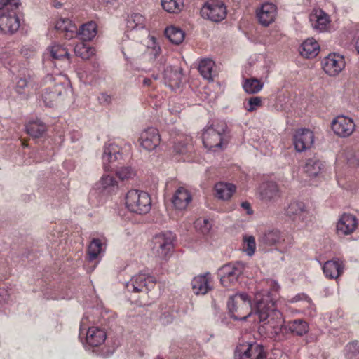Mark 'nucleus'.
I'll return each mask as SVG.
<instances>
[{
	"mask_svg": "<svg viewBox=\"0 0 359 359\" xmlns=\"http://www.w3.org/2000/svg\"><path fill=\"white\" fill-rule=\"evenodd\" d=\"M156 284V279L154 276L146 273H139L132 276L130 280L126 283L125 287L131 292H148Z\"/></svg>",
	"mask_w": 359,
	"mask_h": 359,
	"instance_id": "obj_10",
	"label": "nucleus"
},
{
	"mask_svg": "<svg viewBox=\"0 0 359 359\" xmlns=\"http://www.w3.org/2000/svg\"><path fill=\"white\" fill-rule=\"evenodd\" d=\"M323 163L316 158H309L305 165V172L310 177L318 176L323 168Z\"/></svg>",
	"mask_w": 359,
	"mask_h": 359,
	"instance_id": "obj_39",
	"label": "nucleus"
},
{
	"mask_svg": "<svg viewBox=\"0 0 359 359\" xmlns=\"http://www.w3.org/2000/svg\"><path fill=\"white\" fill-rule=\"evenodd\" d=\"M358 224V220L355 215L344 213L337 223V232L341 236L350 235L356 229Z\"/></svg>",
	"mask_w": 359,
	"mask_h": 359,
	"instance_id": "obj_18",
	"label": "nucleus"
},
{
	"mask_svg": "<svg viewBox=\"0 0 359 359\" xmlns=\"http://www.w3.org/2000/svg\"><path fill=\"white\" fill-rule=\"evenodd\" d=\"M99 100L100 102H105L107 103H109L111 102V97L106 93H102L99 96Z\"/></svg>",
	"mask_w": 359,
	"mask_h": 359,
	"instance_id": "obj_58",
	"label": "nucleus"
},
{
	"mask_svg": "<svg viewBox=\"0 0 359 359\" xmlns=\"http://www.w3.org/2000/svg\"><path fill=\"white\" fill-rule=\"evenodd\" d=\"M256 250L255 238L252 236H245L243 239V250L248 256H252Z\"/></svg>",
	"mask_w": 359,
	"mask_h": 359,
	"instance_id": "obj_44",
	"label": "nucleus"
},
{
	"mask_svg": "<svg viewBox=\"0 0 359 359\" xmlns=\"http://www.w3.org/2000/svg\"><path fill=\"white\" fill-rule=\"evenodd\" d=\"M345 65L344 56L335 53H330L321 61L323 69L330 76L338 75L344 69Z\"/></svg>",
	"mask_w": 359,
	"mask_h": 359,
	"instance_id": "obj_14",
	"label": "nucleus"
},
{
	"mask_svg": "<svg viewBox=\"0 0 359 359\" xmlns=\"http://www.w3.org/2000/svg\"><path fill=\"white\" fill-rule=\"evenodd\" d=\"M76 34L83 41L92 40L97 34V25L95 22H88L81 26Z\"/></svg>",
	"mask_w": 359,
	"mask_h": 359,
	"instance_id": "obj_30",
	"label": "nucleus"
},
{
	"mask_svg": "<svg viewBox=\"0 0 359 359\" xmlns=\"http://www.w3.org/2000/svg\"><path fill=\"white\" fill-rule=\"evenodd\" d=\"M104 243L100 238H93L88 248V260L93 262L104 252Z\"/></svg>",
	"mask_w": 359,
	"mask_h": 359,
	"instance_id": "obj_34",
	"label": "nucleus"
},
{
	"mask_svg": "<svg viewBox=\"0 0 359 359\" xmlns=\"http://www.w3.org/2000/svg\"><path fill=\"white\" fill-rule=\"evenodd\" d=\"M159 320L163 325H168L172 322L173 317L169 312L165 311L162 313Z\"/></svg>",
	"mask_w": 359,
	"mask_h": 359,
	"instance_id": "obj_55",
	"label": "nucleus"
},
{
	"mask_svg": "<svg viewBox=\"0 0 359 359\" xmlns=\"http://www.w3.org/2000/svg\"><path fill=\"white\" fill-rule=\"evenodd\" d=\"M234 359H273L263 346L257 342L244 341L238 344L234 351Z\"/></svg>",
	"mask_w": 359,
	"mask_h": 359,
	"instance_id": "obj_8",
	"label": "nucleus"
},
{
	"mask_svg": "<svg viewBox=\"0 0 359 359\" xmlns=\"http://www.w3.org/2000/svg\"><path fill=\"white\" fill-rule=\"evenodd\" d=\"M355 125L353 121L344 116L336 117L332 122L333 132L341 137L350 136L355 130Z\"/></svg>",
	"mask_w": 359,
	"mask_h": 359,
	"instance_id": "obj_16",
	"label": "nucleus"
},
{
	"mask_svg": "<svg viewBox=\"0 0 359 359\" xmlns=\"http://www.w3.org/2000/svg\"><path fill=\"white\" fill-rule=\"evenodd\" d=\"M55 28L58 31L65 32V37L67 39L72 38L76 30V27L72 24L71 20L68 18H61L57 20Z\"/></svg>",
	"mask_w": 359,
	"mask_h": 359,
	"instance_id": "obj_36",
	"label": "nucleus"
},
{
	"mask_svg": "<svg viewBox=\"0 0 359 359\" xmlns=\"http://www.w3.org/2000/svg\"><path fill=\"white\" fill-rule=\"evenodd\" d=\"M8 299V291L4 288H0V305L7 304Z\"/></svg>",
	"mask_w": 359,
	"mask_h": 359,
	"instance_id": "obj_56",
	"label": "nucleus"
},
{
	"mask_svg": "<svg viewBox=\"0 0 359 359\" xmlns=\"http://www.w3.org/2000/svg\"><path fill=\"white\" fill-rule=\"evenodd\" d=\"M146 20L145 18L140 13H133L126 21V27L129 30H138L142 29L145 27Z\"/></svg>",
	"mask_w": 359,
	"mask_h": 359,
	"instance_id": "obj_38",
	"label": "nucleus"
},
{
	"mask_svg": "<svg viewBox=\"0 0 359 359\" xmlns=\"http://www.w3.org/2000/svg\"><path fill=\"white\" fill-rule=\"evenodd\" d=\"M165 35L169 41L176 45L181 43L184 39V32L175 26L168 27L165 30Z\"/></svg>",
	"mask_w": 359,
	"mask_h": 359,
	"instance_id": "obj_37",
	"label": "nucleus"
},
{
	"mask_svg": "<svg viewBox=\"0 0 359 359\" xmlns=\"http://www.w3.org/2000/svg\"><path fill=\"white\" fill-rule=\"evenodd\" d=\"M182 69L172 66L163 69V79L165 83L171 88L178 87L182 82Z\"/></svg>",
	"mask_w": 359,
	"mask_h": 359,
	"instance_id": "obj_25",
	"label": "nucleus"
},
{
	"mask_svg": "<svg viewBox=\"0 0 359 359\" xmlns=\"http://www.w3.org/2000/svg\"><path fill=\"white\" fill-rule=\"evenodd\" d=\"M286 235L276 229L266 231L259 237V242L268 246L279 245L285 242Z\"/></svg>",
	"mask_w": 359,
	"mask_h": 359,
	"instance_id": "obj_22",
	"label": "nucleus"
},
{
	"mask_svg": "<svg viewBox=\"0 0 359 359\" xmlns=\"http://www.w3.org/2000/svg\"><path fill=\"white\" fill-rule=\"evenodd\" d=\"M192 197L189 191L184 187H180L172 197V203L175 209L184 210L191 201Z\"/></svg>",
	"mask_w": 359,
	"mask_h": 359,
	"instance_id": "obj_21",
	"label": "nucleus"
},
{
	"mask_svg": "<svg viewBox=\"0 0 359 359\" xmlns=\"http://www.w3.org/2000/svg\"><path fill=\"white\" fill-rule=\"evenodd\" d=\"M341 175H342L340 173V172L339 170H337V179L339 184H340L339 178L341 177Z\"/></svg>",
	"mask_w": 359,
	"mask_h": 359,
	"instance_id": "obj_64",
	"label": "nucleus"
},
{
	"mask_svg": "<svg viewBox=\"0 0 359 359\" xmlns=\"http://www.w3.org/2000/svg\"><path fill=\"white\" fill-rule=\"evenodd\" d=\"M161 136L156 128L150 127L144 130L140 135L139 142L145 150H154L160 144Z\"/></svg>",
	"mask_w": 359,
	"mask_h": 359,
	"instance_id": "obj_15",
	"label": "nucleus"
},
{
	"mask_svg": "<svg viewBox=\"0 0 359 359\" xmlns=\"http://www.w3.org/2000/svg\"><path fill=\"white\" fill-rule=\"evenodd\" d=\"M262 198L266 201L274 200L280 196L278 185L274 182H266L261 187Z\"/></svg>",
	"mask_w": 359,
	"mask_h": 359,
	"instance_id": "obj_33",
	"label": "nucleus"
},
{
	"mask_svg": "<svg viewBox=\"0 0 359 359\" xmlns=\"http://www.w3.org/2000/svg\"><path fill=\"white\" fill-rule=\"evenodd\" d=\"M184 0H161L163 8L170 13H179L184 8Z\"/></svg>",
	"mask_w": 359,
	"mask_h": 359,
	"instance_id": "obj_42",
	"label": "nucleus"
},
{
	"mask_svg": "<svg viewBox=\"0 0 359 359\" xmlns=\"http://www.w3.org/2000/svg\"><path fill=\"white\" fill-rule=\"evenodd\" d=\"M161 53V48L159 43L156 41V39L154 36H151L149 39V45L147 47V53L154 60L160 56Z\"/></svg>",
	"mask_w": 359,
	"mask_h": 359,
	"instance_id": "obj_45",
	"label": "nucleus"
},
{
	"mask_svg": "<svg viewBox=\"0 0 359 359\" xmlns=\"http://www.w3.org/2000/svg\"><path fill=\"white\" fill-rule=\"evenodd\" d=\"M227 307L234 320H246L250 316H256L260 323H264L262 327L271 337L278 335L285 323L283 313L277 309L276 300L268 290L257 292L253 305L247 293H237L229 297Z\"/></svg>",
	"mask_w": 359,
	"mask_h": 359,
	"instance_id": "obj_1",
	"label": "nucleus"
},
{
	"mask_svg": "<svg viewBox=\"0 0 359 359\" xmlns=\"http://www.w3.org/2000/svg\"><path fill=\"white\" fill-rule=\"evenodd\" d=\"M245 270V264L241 262H231L222 266L219 270L222 285L225 287L234 285Z\"/></svg>",
	"mask_w": 359,
	"mask_h": 359,
	"instance_id": "obj_9",
	"label": "nucleus"
},
{
	"mask_svg": "<svg viewBox=\"0 0 359 359\" xmlns=\"http://www.w3.org/2000/svg\"><path fill=\"white\" fill-rule=\"evenodd\" d=\"M345 356L346 359H359V341H353L346 345Z\"/></svg>",
	"mask_w": 359,
	"mask_h": 359,
	"instance_id": "obj_46",
	"label": "nucleus"
},
{
	"mask_svg": "<svg viewBox=\"0 0 359 359\" xmlns=\"http://www.w3.org/2000/svg\"><path fill=\"white\" fill-rule=\"evenodd\" d=\"M343 270L344 263L339 259L328 260L323 266L324 274L330 279L338 278L343 273Z\"/></svg>",
	"mask_w": 359,
	"mask_h": 359,
	"instance_id": "obj_24",
	"label": "nucleus"
},
{
	"mask_svg": "<svg viewBox=\"0 0 359 359\" xmlns=\"http://www.w3.org/2000/svg\"><path fill=\"white\" fill-rule=\"evenodd\" d=\"M125 200L126 206L131 212L145 215L151 210V198L146 191L131 189L127 192Z\"/></svg>",
	"mask_w": 359,
	"mask_h": 359,
	"instance_id": "obj_4",
	"label": "nucleus"
},
{
	"mask_svg": "<svg viewBox=\"0 0 359 359\" xmlns=\"http://www.w3.org/2000/svg\"><path fill=\"white\" fill-rule=\"evenodd\" d=\"M262 99L259 97H252L250 98L245 108L248 111H253L261 106Z\"/></svg>",
	"mask_w": 359,
	"mask_h": 359,
	"instance_id": "obj_49",
	"label": "nucleus"
},
{
	"mask_svg": "<svg viewBox=\"0 0 359 359\" xmlns=\"http://www.w3.org/2000/svg\"><path fill=\"white\" fill-rule=\"evenodd\" d=\"M293 142L298 152L304 151L310 149L314 142L313 133L309 129H299L294 135Z\"/></svg>",
	"mask_w": 359,
	"mask_h": 359,
	"instance_id": "obj_17",
	"label": "nucleus"
},
{
	"mask_svg": "<svg viewBox=\"0 0 359 359\" xmlns=\"http://www.w3.org/2000/svg\"><path fill=\"white\" fill-rule=\"evenodd\" d=\"M264 86V83L255 78L245 79L243 87L244 90L249 94H255L259 92Z\"/></svg>",
	"mask_w": 359,
	"mask_h": 359,
	"instance_id": "obj_41",
	"label": "nucleus"
},
{
	"mask_svg": "<svg viewBox=\"0 0 359 359\" xmlns=\"http://www.w3.org/2000/svg\"><path fill=\"white\" fill-rule=\"evenodd\" d=\"M0 62L6 67L12 66V63L13 62V55L10 53H7L6 51L1 50L0 52Z\"/></svg>",
	"mask_w": 359,
	"mask_h": 359,
	"instance_id": "obj_51",
	"label": "nucleus"
},
{
	"mask_svg": "<svg viewBox=\"0 0 359 359\" xmlns=\"http://www.w3.org/2000/svg\"><path fill=\"white\" fill-rule=\"evenodd\" d=\"M66 77L62 74L61 71L58 72L54 71L51 74H48L43 79V84H50V86L45 88L41 97L44 104L46 107H52L55 103L60 101L64 96L66 89L63 84Z\"/></svg>",
	"mask_w": 359,
	"mask_h": 359,
	"instance_id": "obj_2",
	"label": "nucleus"
},
{
	"mask_svg": "<svg viewBox=\"0 0 359 359\" xmlns=\"http://www.w3.org/2000/svg\"><path fill=\"white\" fill-rule=\"evenodd\" d=\"M188 141L187 137H180L174 143V151L180 154H186L189 151Z\"/></svg>",
	"mask_w": 359,
	"mask_h": 359,
	"instance_id": "obj_47",
	"label": "nucleus"
},
{
	"mask_svg": "<svg viewBox=\"0 0 359 359\" xmlns=\"http://www.w3.org/2000/svg\"><path fill=\"white\" fill-rule=\"evenodd\" d=\"M201 75L208 81H212L215 75V62L210 59H202L198 64Z\"/></svg>",
	"mask_w": 359,
	"mask_h": 359,
	"instance_id": "obj_31",
	"label": "nucleus"
},
{
	"mask_svg": "<svg viewBox=\"0 0 359 359\" xmlns=\"http://www.w3.org/2000/svg\"><path fill=\"white\" fill-rule=\"evenodd\" d=\"M38 88L35 78L27 73L17 78L15 90L19 95H27L31 90H36Z\"/></svg>",
	"mask_w": 359,
	"mask_h": 359,
	"instance_id": "obj_19",
	"label": "nucleus"
},
{
	"mask_svg": "<svg viewBox=\"0 0 359 359\" xmlns=\"http://www.w3.org/2000/svg\"><path fill=\"white\" fill-rule=\"evenodd\" d=\"M355 47L357 52L359 53V37L355 41Z\"/></svg>",
	"mask_w": 359,
	"mask_h": 359,
	"instance_id": "obj_63",
	"label": "nucleus"
},
{
	"mask_svg": "<svg viewBox=\"0 0 359 359\" xmlns=\"http://www.w3.org/2000/svg\"><path fill=\"white\" fill-rule=\"evenodd\" d=\"M241 207L246 211V213L248 215H251L253 214V210L251 208V205L249 202L248 201H243L241 203Z\"/></svg>",
	"mask_w": 359,
	"mask_h": 359,
	"instance_id": "obj_57",
	"label": "nucleus"
},
{
	"mask_svg": "<svg viewBox=\"0 0 359 359\" xmlns=\"http://www.w3.org/2000/svg\"><path fill=\"white\" fill-rule=\"evenodd\" d=\"M310 20L313 28L320 32L325 31L330 22L328 15L321 9L316 10L311 14Z\"/></svg>",
	"mask_w": 359,
	"mask_h": 359,
	"instance_id": "obj_26",
	"label": "nucleus"
},
{
	"mask_svg": "<svg viewBox=\"0 0 359 359\" xmlns=\"http://www.w3.org/2000/svg\"><path fill=\"white\" fill-rule=\"evenodd\" d=\"M216 196L222 200L229 199L236 191V187L230 183L219 182L215 186Z\"/></svg>",
	"mask_w": 359,
	"mask_h": 359,
	"instance_id": "obj_35",
	"label": "nucleus"
},
{
	"mask_svg": "<svg viewBox=\"0 0 359 359\" xmlns=\"http://www.w3.org/2000/svg\"><path fill=\"white\" fill-rule=\"evenodd\" d=\"M309 297L305 293H299L288 300L290 303H296L298 302H303L304 304L308 301Z\"/></svg>",
	"mask_w": 359,
	"mask_h": 359,
	"instance_id": "obj_54",
	"label": "nucleus"
},
{
	"mask_svg": "<svg viewBox=\"0 0 359 359\" xmlns=\"http://www.w3.org/2000/svg\"><path fill=\"white\" fill-rule=\"evenodd\" d=\"M142 83L145 86H149L151 83V79L149 78H144Z\"/></svg>",
	"mask_w": 359,
	"mask_h": 359,
	"instance_id": "obj_62",
	"label": "nucleus"
},
{
	"mask_svg": "<svg viewBox=\"0 0 359 359\" xmlns=\"http://www.w3.org/2000/svg\"><path fill=\"white\" fill-rule=\"evenodd\" d=\"M224 130V127L219 129L215 128L212 125L205 128L202 135L204 147L208 150H213L214 151H216V149H221Z\"/></svg>",
	"mask_w": 359,
	"mask_h": 359,
	"instance_id": "obj_12",
	"label": "nucleus"
},
{
	"mask_svg": "<svg viewBox=\"0 0 359 359\" xmlns=\"http://www.w3.org/2000/svg\"><path fill=\"white\" fill-rule=\"evenodd\" d=\"M88 323V316L85 315L80 323L79 337L86 332L83 346L86 350L100 346L107 339L106 332L103 329L95 326L90 327Z\"/></svg>",
	"mask_w": 359,
	"mask_h": 359,
	"instance_id": "obj_6",
	"label": "nucleus"
},
{
	"mask_svg": "<svg viewBox=\"0 0 359 359\" xmlns=\"http://www.w3.org/2000/svg\"><path fill=\"white\" fill-rule=\"evenodd\" d=\"M226 6L221 1L206 2L201 9V15L203 18H207L215 22L222 21L226 18Z\"/></svg>",
	"mask_w": 359,
	"mask_h": 359,
	"instance_id": "obj_11",
	"label": "nucleus"
},
{
	"mask_svg": "<svg viewBox=\"0 0 359 359\" xmlns=\"http://www.w3.org/2000/svg\"><path fill=\"white\" fill-rule=\"evenodd\" d=\"M305 304L306 308L303 311L304 313L310 317L315 316L316 314V306L310 298L306 302Z\"/></svg>",
	"mask_w": 359,
	"mask_h": 359,
	"instance_id": "obj_52",
	"label": "nucleus"
},
{
	"mask_svg": "<svg viewBox=\"0 0 359 359\" xmlns=\"http://www.w3.org/2000/svg\"><path fill=\"white\" fill-rule=\"evenodd\" d=\"M45 67L53 65L57 69L65 70L70 66L69 54L67 50L60 44L50 46L43 55Z\"/></svg>",
	"mask_w": 359,
	"mask_h": 359,
	"instance_id": "obj_7",
	"label": "nucleus"
},
{
	"mask_svg": "<svg viewBox=\"0 0 359 359\" xmlns=\"http://www.w3.org/2000/svg\"><path fill=\"white\" fill-rule=\"evenodd\" d=\"M25 130L30 136L37 138L41 137L46 132V126L39 119L31 120L26 124Z\"/></svg>",
	"mask_w": 359,
	"mask_h": 359,
	"instance_id": "obj_32",
	"label": "nucleus"
},
{
	"mask_svg": "<svg viewBox=\"0 0 359 359\" xmlns=\"http://www.w3.org/2000/svg\"><path fill=\"white\" fill-rule=\"evenodd\" d=\"M305 204L302 201H292L285 209V215L291 219H300L306 212Z\"/></svg>",
	"mask_w": 359,
	"mask_h": 359,
	"instance_id": "obj_29",
	"label": "nucleus"
},
{
	"mask_svg": "<svg viewBox=\"0 0 359 359\" xmlns=\"http://www.w3.org/2000/svg\"><path fill=\"white\" fill-rule=\"evenodd\" d=\"M320 50L318 42L313 38L305 40L301 46L300 54L306 58L315 57Z\"/></svg>",
	"mask_w": 359,
	"mask_h": 359,
	"instance_id": "obj_28",
	"label": "nucleus"
},
{
	"mask_svg": "<svg viewBox=\"0 0 359 359\" xmlns=\"http://www.w3.org/2000/svg\"><path fill=\"white\" fill-rule=\"evenodd\" d=\"M116 175L121 180H124L135 175V172L131 167H122L116 170Z\"/></svg>",
	"mask_w": 359,
	"mask_h": 359,
	"instance_id": "obj_48",
	"label": "nucleus"
},
{
	"mask_svg": "<svg viewBox=\"0 0 359 359\" xmlns=\"http://www.w3.org/2000/svg\"><path fill=\"white\" fill-rule=\"evenodd\" d=\"M288 330L293 334L298 336L305 334L309 330V325L307 323L301 319H296L288 322Z\"/></svg>",
	"mask_w": 359,
	"mask_h": 359,
	"instance_id": "obj_40",
	"label": "nucleus"
},
{
	"mask_svg": "<svg viewBox=\"0 0 359 359\" xmlns=\"http://www.w3.org/2000/svg\"><path fill=\"white\" fill-rule=\"evenodd\" d=\"M114 353V351H104L103 350V348H102V351L100 352H99L97 354L98 355H100L101 356H103V357H108L109 355H111Z\"/></svg>",
	"mask_w": 359,
	"mask_h": 359,
	"instance_id": "obj_60",
	"label": "nucleus"
},
{
	"mask_svg": "<svg viewBox=\"0 0 359 359\" xmlns=\"http://www.w3.org/2000/svg\"><path fill=\"white\" fill-rule=\"evenodd\" d=\"M123 158V154L121 153V148L116 144L108 142L103 147V153L102 160L103 167L105 171H109L114 169L116 162Z\"/></svg>",
	"mask_w": 359,
	"mask_h": 359,
	"instance_id": "obj_13",
	"label": "nucleus"
},
{
	"mask_svg": "<svg viewBox=\"0 0 359 359\" xmlns=\"http://www.w3.org/2000/svg\"><path fill=\"white\" fill-rule=\"evenodd\" d=\"M81 78L83 79V81L85 83H88L90 84H92L94 81L95 80L97 75V71L94 67L93 72H88L87 70L83 71V72L80 73Z\"/></svg>",
	"mask_w": 359,
	"mask_h": 359,
	"instance_id": "obj_50",
	"label": "nucleus"
},
{
	"mask_svg": "<svg viewBox=\"0 0 359 359\" xmlns=\"http://www.w3.org/2000/svg\"><path fill=\"white\" fill-rule=\"evenodd\" d=\"M175 234L169 231L156 234L152 238L151 251L162 259H168L172 255L175 248Z\"/></svg>",
	"mask_w": 359,
	"mask_h": 359,
	"instance_id": "obj_5",
	"label": "nucleus"
},
{
	"mask_svg": "<svg viewBox=\"0 0 359 359\" xmlns=\"http://www.w3.org/2000/svg\"><path fill=\"white\" fill-rule=\"evenodd\" d=\"M20 0H0V31L13 34L18 30L20 22L17 11Z\"/></svg>",
	"mask_w": 359,
	"mask_h": 359,
	"instance_id": "obj_3",
	"label": "nucleus"
},
{
	"mask_svg": "<svg viewBox=\"0 0 359 359\" xmlns=\"http://www.w3.org/2000/svg\"><path fill=\"white\" fill-rule=\"evenodd\" d=\"M97 188L103 194H111L118 190V182L113 176L104 175L97 184Z\"/></svg>",
	"mask_w": 359,
	"mask_h": 359,
	"instance_id": "obj_27",
	"label": "nucleus"
},
{
	"mask_svg": "<svg viewBox=\"0 0 359 359\" xmlns=\"http://www.w3.org/2000/svg\"><path fill=\"white\" fill-rule=\"evenodd\" d=\"M38 154L39 155H40L39 157H34V159L33 161H28L26 163L27 164H30L32 163V162H38V161H48V157H42L41 156V153L38 151Z\"/></svg>",
	"mask_w": 359,
	"mask_h": 359,
	"instance_id": "obj_59",
	"label": "nucleus"
},
{
	"mask_svg": "<svg viewBox=\"0 0 359 359\" xmlns=\"http://www.w3.org/2000/svg\"><path fill=\"white\" fill-rule=\"evenodd\" d=\"M276 13V6L273 3L266 2L257 11V17L261 25L268 26L274 21Z\"/></svg>",
	"mask_w": 359,
	"mask_h": 359,
	"instance_id": "obj_20",
	"label": "nucleus"
},
{
	"mask_svg": "<svg viewBox=\"0 0 359 359\" xmlns=\"http://www.w3.org/2000/svg\"><path fill=\"white\" fill-rule=\"evenodd\" d=\"M347 166L350 168H354L359 166V158L353 153H348L346 155Z\"/></svg>",
	"mask_w": 359,
	"mask_h": 359,
	"instance_id": "obj_53",
	"label": "nucleus"
},
{
	"mask_svg": "<svg viewBox=\"0 0 359 359\" xmlns=\"http://www.w3.org/2000/svg\"><path fill=\"white\" fill-rule=\"evenodd\" d=\"M211 275L207 273L204 275L198 276L192 280V288L196 294H205L212 289L210 285Z\"/></svg>",
	"mask_w": 359,
	"mask_h": 359,
	"instance_id": "obj_23",
	"label": "nucleus"
},
{
	"mask_svg": "<svg viewBox=\"0 0 359 359\" xmlns=\"http://www.w3.org/2000/svg\"><path fill=\"white\" fill-rule=\"evenodd\" d=\"M80 133L78 131H74L71 134V140L72 142H75L80 138Z\"/></svg>",
	"mask_w": 359,
	"mask_h": 359,
	"instance_id": "obj_61",
	"label": "nucleus"
},
{
	"mask_svg": "<svg viewBox=\"0 0 359 359\" xmlns=\"http://www.w3.org/2000/svg\"><path fill=\"white\" fill-rule=\"evenodd\" d=\"M74 53L76 56L87 60L95 54V50L83 42H80L75 46Z\"/></svg>",
	"mask_w": 359,
	"mask_h": 359,
	"instance_id": "obj_43",
	"label": "nucleus"
}]
</instances>
